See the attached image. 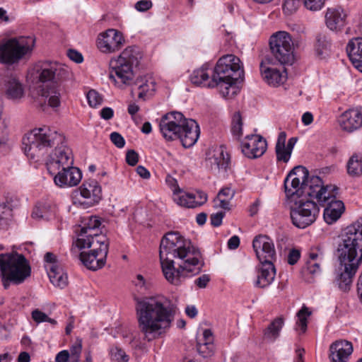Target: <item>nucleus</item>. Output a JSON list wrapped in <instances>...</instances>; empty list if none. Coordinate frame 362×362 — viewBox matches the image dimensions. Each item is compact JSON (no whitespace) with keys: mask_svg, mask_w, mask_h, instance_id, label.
I'll return each mask as SVG.
<instances>
[{"mask_svg":"<svg viewBox=\"0 0 362 362\" xmlns=\"http://www.w3.org/2000/svg\"><path fill=\"white\" fill-rule=\"evenodd\" d=\"M214 335L211 329L203 331L202 336L197 338V350L203 358L211 357L214 353Z\"/></svg>","mask_w":362,"mask_h":362,"instance_id":"obj_32","label":"nucleus"},{"mask_svg":"<svg viewBox=\"0 0 362 362\" xmlns=\"http://www.w3.org/2000/svg\"><path fill=\"white\" fill-rule=\"evenodd\" d=\"M284 325L283 317H278L274 319L263 331L264 339L269 342L275 341L279 337Z\"/></svg>","mask_w":362,"mask_h":362,"instance_id":"obj_34","label":"nucleus"},{"mask_svg":"<svg viewBox=\"0 0 362 362\" xmlns=\"http://www.w3.org/2000/svg\"><path fill=\"white\" fill-rule=\"evenodd\" d=\"M269 47L274 59L281 64H292L294 45L291 35L286 31H278L269 39Z\"/></svg>","mask_w":362,"mask_h":362,"instance_id":"obj_10","label":"nucleus"},{"mask_svg":"<svg viewBox=\"0 0 362 362\" xmlns=\"http://www.w3.org/2000/svg\"><path fill=\"white\" fill-rule=\"evenodd\" d=\"M199 134L198 124L195 120L189 119L188 124H186L177 133L176 139H180L185 148H189L197 142Z\"/></svg>","mask_w":362,"mask_h":362,"instance_id":"obj_24","label":"nucleus"},{"mask_svg":"<svg viewBox=\"0 0 362 362\" xmlns=\"http://www.w3.org/2000/svg\"><path fill=\"white\" fill-rule=\"evenodd\" d=\"M331 49V41L328 36L323 33H318L315 37L314 49L315 54L320 59L329 55Z\"/></svg>","mask_w":362,"mask_h":362,"instance_id":"obj_36","label":"nucleus"},{"mask_svg":"<svg viewBox=\"0 0 362 362\" xmlns=\"http://www.w3.org/2000/svg\"><path fill=\"white\" fill-rule=\"evenodd\" d=\"M267 141L260 135L250 134L245 137L241 144L243 153L249 158H257L262 156L267 150Z\"/></svg>","mask_w":362,"mask_h":362,"instance_id":"obj_20","label":"nucleus"},{"mask_svg":"<svg viewBox=\"0 0 362 362\" xmlns=\"http://www.w3.org/2000/svg\"><path fill=\"white\" fill-rule=\"evenodd\" d=\"M210 279L209 274H202L195 280L194 283L199 288H204L206 287Z\"/></svg>","mask_w":362,"mask_h":362,"instance_id":"obj_63","label":"nucleus"},{"mask_svg":"<svg viewBox=\"0 0 362 362\" xmlns=\"http://www.w3.org/2000/svg\"><path fill=\"white\" fill-rule=\"evenodd\" d=\"M142 57L143 54L138 47H127L117 58L110 61V78L119 88L132 84L134 69L139 65Z\"/></svg>","mask_w":362,"mask_h":362,"instance_id":"obj_6","label":"nucleus"},{"mask_svg":"<svg viewBox=\"0 0 362 362\" xmlns=\"http://www.w3.org/2000/svg\"><path fill=\"white\" fill-rule=\"evenodd\" d=\"M51 175L54 176V184L60 187L76 186L82 178L79 168L74 167L73 165L66 169L61 168L56 173Z\"/></svg>","mask_w":362,"mask_h":362,"instance_id":"obj_21","label":"nucleus"},{"mask_svg":"<svg viewBox=\"0 0 362 362\" xmlns=\"http://www.w3.org/2000/svg\"><path fill=\"white\" fill-rule=\"evenodd\" d=\"M325 203L327 206L324 209L323 218L325 221L330 225L341 216L345 207L343 202L336 199V195Z\"/></svg>","mask_w":362,"mask_h":362,"instance_id":"obj_29","label":"nucleus"},{"mask_svg":"<svg viewBox=\"0 0 362 362\" xmlns=\"http://www.w3.org/2000/svg\"><path fill=\"white\" fill-rule=\"evenodd\" d=\"M231 133L237 140H240L243 136V120L239 112H235L233 117Z\"/></svg>","mask_w":362,"mask_h":362,"instance_id":"obj_46","label":"nucleus"},{"mask_svg":"<svg viewBox=\"0 0 362 362\" xmlns=\"http://www.w3.org/2000/svg\"><path fill=\"white\" fill-rule=\"evenodd\" d=\"M340 266L335 272L333 284L339 290H350L354 276L362 261V218L344 230L337 247Z\"/></svg>","mask_w":362,"mask_h":362,"instance_id":"obj_3","label":"nucleus"},{"mask_svg":"<svg viewBox=\"0 0 362 362\" xmlns=\"http://www.w3.org/2000/svg\"><path fill=\"white\" fill-rule=\"evenodd\" d=\"M311 315L309 309L303 305L297 313V321L296 323V329L300 330L301 333H305L308 327V317Z\"/></svg>","mask_w":362,"mask_h":362,"instance_id":"obj_45","label":"nucleus"},{"mask_svg":"<svg viewBox=\"0 0 362 362\" xmlns=\"http://www.w3.org/2000/svg\"><path fill=\"white\" fill-rule=\"evenodd\" d=\"M32 317L37 323L47 321L48 316L43 312L36 309L32 312Z\"/></svg>","mask_w":362,"mask_h":362,"instance_id":"obj_60","label":"nucleus"},{"mask_svg":"<svg viewBox=\"0 0 362 362\" xmlns=\"http://www.w3.org/2000/svg\"><path fill=\"white\" fill-rule=\"evenodd\" d=\"M110 354L111 359L117 362H128L129 360V357L125 351L117 346L112 347L110 350Z\"/></svg>","mask_w":362,"mask_h":362,"instance_id":"obj_48","label":"nucleus"},{"mask_svg":"<svg viewBox=\"0 0 362 362\" xmlns=\"http://www.w3.org/2000/svg\"><path fill=\"white\" fill-rule=\"evenodd\" d=\"M30 274L31 267L23 255L16 252L0 254V277L5 289L11 284H21Z\"/></svg>","mask_w":362,"mask_h":362,"instance_id":"obj_7","label":"nucleus"},{"mask_svg":"<svg viewBox=\"0 0 362 362\" xmlns=\"http://www.w3.org/2000/svg\"><path fill=\"white\" fill-rule=\"evenodd\" d=\"M265 62L260 64V71L264 80L270 86H278L286 80V75L276 69L264 66Z\"/></svg>","mask_w":362,"mask_h":362,"instance_id":"obj_33","label":"nucleus"},{"mask_svg":"<svg viewBox=\"0 0 362 362\" xmlns=\"http://www.w3.org/2000/svg\"><path fill=\"white\" fill-rule=\"evenodd\" d=\"M41 95L47 99L48 105L53 108L58 107L61 104V93L58 86L43 88Z\"/></svg>","mask_w":362,"mask_h":362,"instance_id":"obj_39","label":"nucleus"},{"mask_svg":"<svg viewBox=\"0 0 362 362\" xmlns=\"http://www.w3.org/2000/svg\"><path fill=\"white\" fill-rule=\"evenodd\" d=\"M339 122L341 128L346 132H353L362 127V110L349 109L343 112Z\"/></svg>","mask_w":362,"mask_h":362,"instance_id":"obj_23","label":"nucleus"},{"mask_svg":"<svg viewBox=\"0 0 362 362\" xmlns=\"http://www.w3.org/2000/svg\"><path fill=\"white\" fill-rule=\"evenodd\" d=\"M252 247L260 262H274L276 259L274 244L269 236H256L252 241Z\"/></svg>","mask_w":362,"mask_h":362,"instance_id":"obj_19","label":"nucleus"},{"mask_svg":"<svg viewBox=\"0 0 362 362\" xmlns=\"http://www.w3.org/2000/svg\"><path fill=\"white\" fill-rule=\"evenodd\" d=\"M101 223L99 218L96 216H92L90 218L86 226H83L81 228H85L89 233H95V230L100 226Z\"/></svg>","mask_w":362,"mask_h":362,"instance_id":"obj_53","label":"nucleus"},{"mask_svg":"<svg viewBox=\"0 0 362 362\" xmlns=\"http://www.w3.org/2000/svg\"><path fill=\"white\" fill-rule=\"evenodd\" d=\"M320 211L318 204L313 200L298 197L290 207V217L296 227L304 229L315 222Z\"/></svg>","mask_w":362,"mask_h":362,"instance_id":"obj_9","label":"nucleus"},{"mask_svg":"<svg viewBox=\"0 0 362 362\" xmlns=\"http://www.w3.org/2000/svg\"><path fill=\"white\" fill-rule=\"evenodd\" d=\"M124 43L122 33L115 29H108L98 35L97 47L103 53H113L122 48Z\"/></svg>","mask_w":362,"mask_h":362,"instance_id":"obj_17","label":"nucleus"},{"mask_svg":"<svg viewBox=\"0 0 362 362\" xmlns=\"http://www.w3.org/2000/svg\"><path fill=\"white\" fill-rule=\"evenodd\" d=\"M286 134L284 132H280L275 146L277 160L284 163H288L291 156V153L286 148Z\"/></svg>","mask_w":362,"mask_h":362,"instance_id":"obj_38","label":"nucleus"},{"mask_svg":"<svg viewBox=\"0 0 362 362\" xmlns=\"http://www.w3.org/2000/svg\"><path fill=\"white\" fill-rule=\"evenodd\" d=\"M35 44L32 36L13 37L0 44V63L6 65L18 64L29 56Z\"/></svg>","mask_w":362,"mask_h":362,"instance_id":"obj_8","label":"nucleus"},{"mask_svg":"<svg viewBox=\"0 0 362 362\" xmlns=\"http://www.w3.org/2000/svg\"><path fill=\"white\" fill-rule=\"evenodd\" d=\"M54 214V207L48 202H38L33 209L32 217L35 219H49Z\"/></svg>","mask_w":362,"mask_h":362,"instance_id":"obj_41","label":"nucleus"},{"mask_svg":"<svg viewBox=\"0 0 362 362\" xmlns=\"http://www.w3.org/2000/svg\"><path fill=\"white\" fill-rule=\"evenodd\" d=\"M69 76V71L56 62H45L41 66L39 79L41 82L59 83Z\"/></svg>","mask_w":362,"mask_h":362,"instance_id":"obj_18","label":"nucleus"},{"mask_svg":"<svg viewBox=\"0 0 362 362\" xmlns=\"http://www.w3.org/2000/svg\"><path fill=\"white\" fill-rule=\"evenodd\" d=\"M4 82V91L8 99L16 101L21 100L24 96L23 86L16 76H6Z\"/></svg>","mask_w":362,"mask_h":362,"instance_id":"obj_28","label":"nucleus"},{"mask_svg":"<svg viewBox=\"0 0 362 362\" xmlns=\"http://www.w3.org/2000/svg\"><path fill=\"white\" fill-rule=\"evenodd\" d=\"M329 351L332 362H347L353 352V346L349 341L339 340L330 345Z\"/></svg>","mask_w":362,"mask_h":362,"instance_id":"obj_25","label":"nucleus"},{"mask_svg":"<svg viewBox=\"0 0 362 362\" xmlns=\"http://www.w3.org/2000/svg\"><path fill=\"white\" fill-rule=\"evenodd\" d=\"M284 188L287 197H292L296 194L298 197H301L303 195L301 182H298V180L294 179L293 177L288 179V175L284 180Z\"/></svg>","mask_w":362,"mask_h":362,"instance_id":"obj_43","label":"nucleus"},{"mask_svg":"<svg viewBox=\"0 0 362 362\" xmlns=\"http://www.w3.org/2000/svg\"><path fill=\"white\" fill-rule=\"evenodd\" d=\"M76 194L78 203L84 209L98 204L103 197L101 186L92 179L84 181Z\"/></svg>","mask_w":362,"mask_h":362,"instance_id":"obj_13","label":"nucleus"},{"mask_svg":"<svg viewBox=\"0 0 362 362\" xmlns=\"http://www.w3.org/2000/svg\"><path fill=\"white\" fill-rule=\"evenodd\" d=\"M188 120L180 112L173 111L166 113L160 119V131L166 140H175L177 133L186 124H188Z\"/></svg>","mask_w":362,"mask_h":362,"instance_id":"obj_14","label":"nucleus"},{"mask_svg":"<svg viewBox=\"0 0 362 362\" xmlns=\"http://www.w3.org/2000/svg\"><path fill=\"white\" fill-rule=\"evenodd\" d=\"M347 173L352 177H359L362 175V153H354L349 159Z\"/></svg>","mask_w":362,"mask_h":362,"instance_id":"obj_40","label":"nucleus"},{"mask_svg":"<svg viewBox=\"0 0 362 362\" xmlns=\"http://www.w3.org/2000/svg\"><path fill=\"white\" fill-rule=\"evenodd\" d=\"M338 188L332 185H324L321 178L318 176H312L303 187L301 197L311 199H315L320 205L325 204L337 194Z\"/></svg>","mask_w":362,"mask_h":362,"instance_id":"obj_12","label":"nucleus"},{"mask_svg":"<svg viewBox=\"0 0 362 362\" xmlns=\"http://www.w3.org/2000/svg\"><path fill=\"white\" fill-rule=\"evenodd\" d=\"M243 72L240 59L233 54H226L221 57L212 71L208 63L194 69L190 74V81L198 86L207 88L219 86L222 95H228L227 90L235 82Z\"/></svg>","mask_w":362,"mask_h":362,"instance_id":"obj_4","label":"nucleus"},{"mask_svg":"<svg viewBox=\"0 0 362 362\" xmlns=\"http://www.w3.org/2000/svg\"><path fill=\"white\" fill-rule=\"evenodd\" d=\"M346 13L341 7L329 8L325 14L327 27L333 31L341 30L346 25Z\"/></svg>","mask_w":362,"mask_h":362,"instance_id":"obj_26","label":"nucleus"},{"mask_svg":"<svg viewBox=\"0 0 362 362\" xmlns=\"http://www.w3.org/2000/svg\"><path fill=\"white\" fill-rule=\"evenodd\" d=\"M304 271L310 274L312 276L319 274L320 270V261L308 260Z\"/></svg>","mask_w":362,"mask_h":362,"instance_id":"obj_51","label":"nucleus"},{"mask_svg":"<svg viewBox=\"0 0 362 362\" xmlns=\"http://www.w3.org/2000/svg\"><path fill=\"white\" fill-rule=\"evenodd\" d=\"M292 177L301 182V187L303 188L310 179L309 171L305 167L298 165L293 168L288 173V179L292 178Z\"/></svg>","mask_w":362,"mask_h":362,"instance_id":"obj_44","label":"nucleus"},{"mask_svg":"<svg viewBox=\"0 0 362 362\" xmlns=\"http://www.w3.org/2000/svg\"><path fill=\"white\" fill-rule=\"evenodd\" d=\"M103 249L97 252L96 250H91L89 252H81L79 254V259L83 264L90 270H98L103 267L106 263L107 250L106 245L103 244Z\"/></svg>","mask_w":362,"mask_h":362,"instance_id":"obj_22","label":"nucleus"},{"mask_svg":"<svg viewBox=\"0 0 362 362\" xmlns=\"http://www.w3.org/2000/svg\"><path fill=\"white\" fill-rule=\"evenodd\" d=\"M129 86H134L139 90L138 98L144 99L145 96L150 90H154L155 83L151 78L141 76L137 78L134 81H132V84Z\"/></svg>","mask_w":362,"mask_h":362,"instance_id":"obj_37","label":"nucleus"},{"mask_svg":"<svg viewBox=\"0 0 362 362\" xmlns=\"http://www.w3.org/2000/svg\"><path fill=\"white\" fill-rule=\"evenodd\" d=\"M260 263L261 266L257 271L255 286L258 288H264L274 281L276 276V268L273 262Z\"/></svg>","mask_w":362,"mask_h":362,"instance_id":"obj_27","label":"nucleus"},{"mask_svg":"<svg viewBox=\"0 0 362 362\" xmlns=\"http://www.w3.org/2000/svg\"><path fill=\"white\" fill-rule=\"evenodd\" d=\"M298 0H284L283 9L288 13L295 11L298 6Z\"/></svg>","mask_w":362,"mask_h":362,"instance_id":"obj_55","label":"nucleus"},{"mask_svg":"<svg viewBox=\"0 0 362 362\" xmlns=\"http://www.w3.org/2000/svg\"><path fill=\"white\" fill-rule=\"evenodd\" d=\"M176 202L187 208H196L207 201V195L202 191L194 193H183L175 198Z\"/></svg>","mask_w":362,"mask_h":362,"instance_id":"obj_31","label":"nucleus"},{"mask_svg":"<svg viewBox=\"0 0 362 362\" xmlns=\"http://www.w3.org/2000/svg\"><path fill=\"white\" fill-rule=\"evenodd\" d=\"M25 154L31 158L43 156L48 148L55 146L46 161L49 174H54L59 168H68L74 165L71 149L66 144L65 137L56 130L44 126L32 130L23 138Z\"/></svg>","mask_w":362,"mask_h":362,"instance_id":"obj_1","label":"nucleus"},{"mask_svg":"<svg viewBox=\"0 0 362 362\" xmlns=\"http://www.w3.org/2000/svg\"><path fill=\"white\" fill-rule=\"evenodd\" d=\"M133 284L136 291L141 293H145L149 288L148 283L146 281L141 274H137Z\"/></svg>","mask_w":362,"mask_h":362,"instance_id":"obj_49","label":"nucleus"},{"mask_svg":"<svg viewBox=\"0 0 362 362\" xmlns=\"http://www.w3.org/2000/svg\"><path fill=\"white\" fill-rule=\"evenodd\" d=\"M163 273L166 280L171 284L178 286L188 276L199 274L204 264L189 263L188 260L179 264L176 269L174 261H160Z\"/></svg>","mask_w":362,"mask_h":362,"instance_id":"obj_11","label":"nucleus"},{"mask_svg":"<svg viewBox=\"0 0 362 362\" xmlns=\"http://www.w3.org/2000/svg\"><path fill=\"white\" fill-rule=\"evenodd\" d=\"M78 236L77 240L73 245L75 247L71 248L72 252H76V247L78 250L92 247V250H96L98 252L103 249L102 246L104 244L105 246L106 245L107 255L108 254L109 240L104 234L97 233H89L88 234L86 229L81 228Z\"/></svg>","mask_w":362,"mask_h":362,"instance_id":"obj_15","label":"nucleus"},{"mask_svg":"<svg viewBox=\"0 0 362 362\" xmlns=\"http://www.w3.org/2000/svg\"><path fill=\"white\" fill-rule=\"evenodd\" d=\"M67 56L71 60L78 64L81 63L83 61L82 54L75 49H69Z\"/></svg>","mask_w":362,"mask_h":362,"instance_id":"obj_62","label":"nucleus"},{"mask_svg":"<svg viewBox=\"0 0 362 362\" xmlns=\"http://www.w3.org/2000/svg\"><path fill=\"white\" fill-rule=\"evenodd\" d=\"M346 49L353 66L362 73V37L350 40Z\"/></svg>","mask_w":362,"mask_h":362,"instance_id":"obj_30","label":"nucleus"},{"mask_svg":"<svg viewBox=\"0 0 362 362\" xmlns=\"http://www.w3.org/2000/svg\"><path fill=\"white\" fill-rule=\"evenodd\" d=\"M159 257L160 261H174V259H177L182 262L188 260L189 263L204 264L201 260L199 250L179 232H168L163 237L160 244Z\"/></svg>","mask_w":362,"mask_h":362,"instance_id":"obj_5","label":"nucleus"},{"mask_svg":"<svg viewBox=\"0 0 362 362\" xmlns=\"http://www.w3.org/2000/svg\"><path fill=\"white\" fill-rule=\"evenodd\" d=\"M126 161L131 165L134 166L139 161V155L134 150H129L126 154Z\"/></svg>","mask_w":362,"mask_h":362,"instance_id":"obj_56","label":"nucleus"},{"mask_svg":"<svg viewBox=\"0 0 362 362\" xmlns=\"http://www.w3.org/2000/svg\"><path fill=\"white\" fill-rule=\"evenodd\" d=\"M110 139L111 141L119 148H122L125 145L124 137L118 132H114L110 134Z\"/></svg>","mask_w":362,"mask_h":362,"instance_id":"obj_54","label":"nucleus"},{"mask_svg":"<svg viewBox=\"0 0 362 362\" xmlns=\"http://www.w3.org/2000/svg\"><path fill=\"white\" fill-rule=\"evenodd\" d=\"M47 272L51 283L54 286L62 288L67 285V275L64 273L63 269L59 265L47 267Z\"/></svg>","mask_w":362,"mask_h":362,"instance_id":"obj_35","label":"nucleus"},{"mask_svg":"<svg viewBox=\"0 0 362 362\" xmlns=\"http://www.w3.org/2000/svg\"><path fill=\"white\" fill-rule=\"evenodd\" d=\"M14 204L12 198L6 199V202L0 203V226H6L12 218V210Z\"/></svg>","mask_w":362,"mask_h":362,"instance_id":"obj_42","label":"nucleus"},{"mask_svg":"<svg viewBox=\"0 0 362 362\" xmlns=\"http://www.w3.org/2000/svg\"><path fill=\"white\" fill-rule=\"evenodd\" d=\"M300 252L297 249H291L288 255V263L294 265L299 260Z\"/></svg>","mask_w":362,"mask_h":362,"instance_id":"obj_59","label":"nucleus"},{"mask_svg":"<svg viewBox=\"0 0 362 362\" xmlns=\"http://www.w3.org/2000/svg\"><path fill=\"white\" fill-rule=\"evenodd\" d=\"M2 112L3 106L0 103V146L6 145L8 136V124L2 117Z\"/></svg>","mask_w":362,"mask_h":362,"instance_id":"obj_47","label":"nucleus"},{"mask_svg":"<svg viewBox=\"0 0 362 362\" xmlns=\"http://www.w3.org/2000/svg\"><path fill=\"white\" fill-rule=\"evenodd\" d=\"M45 261L47 263L45 265V268L47 267H52V265H59L57 262V256L52 252H47L45 255Z\"/></svg>","mask_w":362,"mask_h":362,"instance_id":"obj_64","label":"nucleus"},{"mask_svg":"<svg viewBox=\"0 0 362 362\" xmlns=\"http://www.w3.org/2000/svg\"><path fill=\"white\" fill-rule=\"evenodd\" d=\"M230 157L223 146L209 148L206 153L205 165L211 172L218 173L226 172L229 168Z\"/></svg>","mask_w":362,"mask_h":362,"instance_id":"obj_16","label":"nucleus"},{"mask_svg":"<svg viewBox=\"0 0 362 362\" xmlns=\"http://www.w3.org/2000/svg\"><path fill=\"white\" fill-rule=\"evenodd\" d=\"M224 216L225 212L223 211L212 214L210 216L211 224L214 227L221 226Z\"/></svg>","mask_w":362,"mask_h":362,"instance_id":"obj_57","label":"nucleus"},{"mask_svg":"<svg viewBox=\"0 0 362 362\" xmlns=\"http://www.w3.org/2000/svg\"><path fill=\"white\" fill-rule=\"evenodd\" d=\"M305 6L313 11L320 10L325 5L326 0H303Z\"/></svg>","mask_w":362,"mask_h":362,"instance_id":"obj_52","label":"nucleus"},{"mask_svg":"<svg viewBox=\"0 0 362 362\" xmlns=\"http://www.w3.org/2000/svg\"><path fill=\"white\" fill-rule=\"evenodd\" d=\"M87 100L90 107H95L98 105H101L103 102V98L95 90H90L87 93Z\"/></svg>","mask_w":362,"mask_h":362,"instance_id":"obj_50","label":"nucleus"},{"mask_svg":"<svg viewBox=\"0 0 362 362\" xmlns=\"http://www.w3.org/2000/svg\"><path fill=\"white\" fill-rule=\"evenodd\" d=\"M138 327L144 339L151 341L170 329L177 310L176 305L169 298H134Z\"/></svg>","mask_w":362,"mask_h":362,"instance_id":"obj_2","label":"nucleus"},{"mask_svg":"<svg viewBox=\"0 0 362 362\" xmlns=\"http://www.w3.org/2000/svg\"><path fill=\"white\" fill-rule=\"evenodd\" d=\"M235 195V191L230 187H224L221 189L217 196V198H226L227 200H231Z\"/></svg>","mask_w":362,"mask_h":362,"instance_id":"obj_61","label":"nucleus"},{"mask_svg":"<svg viewBox=\"0 0 362 362\" xmlns=\"http://www.w3.org/2000/svg\"><path fill=\"white\" fill-rule=\"evenodd\" d=\"M153 6L151 1L150 0H141L136 3L134 7L140 12H144L149 10Z\"/></svg>","mask_w":362,"mask_h":362,"instance_id":"obj_58","label":"nucleus"}]
</instances>
